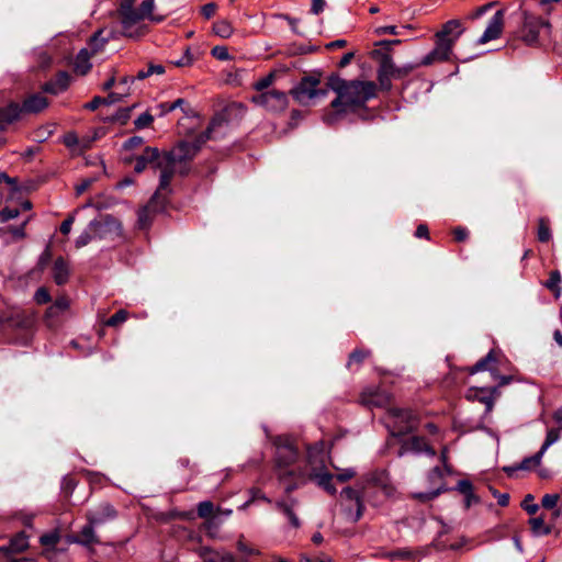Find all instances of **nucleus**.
Instances as JSON below:
<instances>
[{
  "label": "nucleus",
  "mask_w": 562,
  "mask_h": 562,
  "mask_svg": "<svg viewBox=\"0 0 562 562\" xmlns=\"http://www.w3.org/2000/svg\"><path fill=\"white\" fill-rule=\"evenodd\" d=\"M70 76L67 72L61 71L57 74L55 79L46 82L43 86V90L47 93L58 94L68 88Z\"/></svg>",
  "instance_id": "nucleus-19"
},
{
  "label": "nucleus",
  "mask_w": 562,
  "mask_h": 562,
  "mask_svg": "<svg viewBox=\"0 0 562 562\" xmlns=\"http://www.w3.org/2000/svg\"><path fill=\"white\" fill-rule=\"evenodd\" d=\"M251 101L272 113L284 111L289 103L286 94L279 90L258 93L251 98Z\"/></svg>",
  "instance_id": "nucleus-11"
},
{
  "label": "nucleus",
  "mask_w": 562,
  "mask_h": 562,
  "mask_svg": "<svg viewBox=\"0 0 562 562\" xmlns=\"http://www.w3.org/2000/svg\"><path fill=\"white\" fill-rule=\"evenodd\" d=\"M550 29L551 25L547 20L525 12L520 30V38L527 45H536L543 35H548L550 33Z\"/></svg>",
  "instance_id": "nucleus-8"
},
{
  "label": "nucleus",
  "mask_w": 562,
  "mask_h": 562,
  "mask_svg": "<svg viewBox=\"0 0 562 562\" xmlns=\"http://www.w3.org/2000/svg\"><path fill=\"white\" fill-rule=\"evenodd\" d=\"M94 239L97 238L93 234V231H90L88 225L87 228L76 239V247L81 248Z\"/></svg>",
  "instance_id": "nucleus-42"
},
{
  "label": "nucleus",
  "mask_w": 562,
  "mask_h": 562,
  "mask_svg": "<svg viewBox=\"0 0 562 562\" xmlns=\"http://www.w3.org/2000/svg\"><path fill=\"white\" fill-rule=\"evenodd\" d=\"M136 0H122L120 5V14L124 12H130V10L134 9V3Z\"/></svg>",
  "instance_id": "nucleus-64"
},
{
  "label": "nucleus",
  "mask_w": 562,
  "mask_h": 562,
  "mask_svg": "<svg viewBox=\"0 0 562 562\" xmlns=\"http://www.w3.org/2000/svg\"><path fill=\"white\" fill-rule=\"evenodd\" d=\"M542 457H543V454L538 451L535 456L525 458L518 465L507 467V468H504V470L509 475L517 470H530L531 468L538 467L541 463Z\"/></svg>",
  "instance_id": "nucleus-27"
},
{
  "label": "nucleus",
  "mask_w": 562,
  "mask_h": 562,
  "mask_svg": "<svg viewBox=\"0 0 562 562\" xmlns=\"http://www.w3.org/2000/svg\"><path fill=\"white\" fill-rule=\"evenodd\" d=\"M227 124L226 114H216L204 133L193 139L178 142L171 150L159 154L155 147H146L144 153L136 157L134 170L139 173L148 165L160 170L159 187L157 190H170V181L176 173L187 175L190 170V162L196 156L206 140L217 138L222 133L218 131Z\"/></svg>",
  "instance_id": "nucleus-1"
},
{
  "label": "nucleus",
  "mask_w": 562,
  "mask_h": 562,
  "mask_svg": "<svg viewBox=\"0 0 562 562\" xmlns=\"http://www.w3.org/2000/svg\"><path fill=\"white\" fill-rule=\"evenodd\" d=\"M186 103H187L186 100L180 98L171 103H168V102L160 103L158 105V109L160 110L161 115L172 112L176 109H181L186 114H189L191 112V109H184L183 105Z\"/></svg>",
  "instance_id": "nucleus-36"
},
{
  "label": "nucleus",
  "mask_w": 562,
  "mask_h": 562,
  "mask_svg": "<svg viewBox=\"0 0 562 562\" xmlns=\"http://www.w3.org/2000/svg\"><path fill=\"white\" fill-rule=\"evenodd\" d=\"M529 525L532 533L536 536H547L552 531V526L546 524L542 516L531 518Z\"/></svg>",
  "instance_id": "nucleus-32"
},
{
  "label": "nucleus",
  "mask_w": 562,
  "mask_h": 562,
  "mask_svg": "<svg viewBox=\"0 0 562 562\" xmlns=\"http://www.w3.org/2000/svg\"><path fill=\"white\" fill-rule=\"evenodd\" d=\"M40 540L43 546H47V547L52 546L53 547L58 542L59 537L57 533H47V535H43Z\"/></svg>",
  "instance_id": "nucleus-57"
},
{
  "label": "nucleus",
  "mask_w": 562,
  "mask_h": 562,
  "mask_svg": "<svg viewBox=\"0 0 562 562\" xmlns=\"http://www.w3.org/2000/svg\"><path fill=\"white\" fill-rule=\"evenodd\" d=\"M213 32L222 38H228L233 35L234 29L229 21L220 20L213 24Z\"/></svg>",
  "instance_id": "nucleus-33"
},
{
  "label": "nucleus",
  "mask_w": 562,
  "mask_h": 562,
  "mask_svg": "<svg viewBox=\"0 0 562 562\" xmlns=\"http://www.w3.org/2000/svg\"><path fill=\"white\" fill-rule=\"evenodd\" d=\"M154 8H155V0H145L142 2L138 10L142 13L144 19H150L151 21H156V22L162 21V16L153 15Z\"/></svg>",
  "instance_id": "nucleus-37"
},
{
  "label": "nucleus",
  "mask_w": 562,
  "mask_h": 562,
  "mask_svg": "<svg viewBox=\"0 0 562 562\" xmlns=\"http://www.w3.org/2000/svg\"><path fill=\"white\" fill-rule=\"evenodd\" d=\"M34 300L38 304H45V303H48L50 301V295H49L48 291L45 288H40L35 292Z\"/></svg>",
  "instance_id": "nucleus-52"
},
{
  "label": "nucleus",
  "mask_w": 562,
  "mask_h": 562,
  "mask_svg": "<svg viewBox=\"0 0 562 562\" xmlns=\"http://www.w3.org/2000/svg\"><path fill=\"white\" fill-rule=\"evenodd\" d=\"M127 317L128 313L125 310H120L105 322V325L110 327H115L124 323L127 319Z\"/></svg>",
  "instance_id": "nucleus-43"
},
{
  "label": "nucleus",
  "mask_w": 562,
  "mask_h": 562,
  "mask_svg": "<svg viewBox=\"0 0 562 562\" xmlns=\"http://www.w3.org/2000/svg\"><path fill=\"white\" fill-rule=\"evenodd\" d=\"M376 33L379 35H383V34L398 35L400 34V32L397 31V27L394 26V25L380 26V27L376 29Z\"/></svg>",
  "instance_id": "nucleus-61"
},
{
  "label": "nucleus",
  "mask_w": 562,
  "mask_h": 562,
  "mask_svg": "<svg viewBox=\"0 0 562 562\" xmlns=\"http://www.w3.org/2000/svg\"><path fill=\"white\" fill-rule=\"evenodd\" d=\"M109 38L102 36V31H98L94 33V35L91 37L89 42V46L91 48L92 54H97L103 49L105 44L108 43Z\"/></svg>",
  "instance_id": "nucleus-38"
},
{
  "label": "nucleus",
  "mask_w": 562,
  "mask_h": 562,
  "mask_svg": "<svg viewBox=\"0 0 562 562\" xmlns=\"http://www.w3.org/2000/svg\"><path fill=\"white\" fill-rule=\"evenodd\" d=\"M212 56L218 60H227L229 58L228 50L225 46H215L212 49Z\"/></svg>",
  "instance_id": "nucleus-53"
},
{
  "label": "nucleus",
  "mask_w": 562,
  "mask_h": 562,
  "mask_svg": "<svg viewBox=\"0 0 562 562\" xmlns=\"http://www.w3.org/2000/svg\"><path fill=\"white\" fill-rule=\"evenodd\" d=\"M23 113L21 106L16 103H11L5 108L0 109V130L5 125L12 123L20 117Z\"/></svg>",
  "instance_id": "nucleus-22"
},
{
  "label": "nucleus",
  "mask_w": 562,
  "mask_h": 562,
  "mask_svg": "<svg viewBox=\"0 0 562 562\" xmlns=\"http://www.w3.org/2000/svg\"><path fill=\"white\" fill-rule=\"evenodd\" d=\"M64 144L68 147L74 149L76 146L79 145L80 139L75 133H68L64 136Z\"/></svg>",
  "instance_id": "nucleus-55"
},
{
  "label": "nucleus",
  "mask_w": 562,
  "mask_h": 562,
  "mask_svg": "<svg viewBox=\"0 0 562 562\" xmlns=\"http://www.w3.org/2000/svg\"><path fill=\"white\" fill-rule=\"evenodd\" d=\"M336 471L335 474H330L324 465L317 468L313 467L308 471V480L314 481L319 487L325 490L328 494L335 495L337 493V488L333 484V480H336L339 483H345L352 480L357 472L353 468H338L333 465Z\"/></svg>",
  "instance_id": "nucleus-6"
},
{
  "label": "nucleus",
  "mask_w": 562,
  "mask_h": 562,
  "mask_svg": "<svg viewBox=\"0 0 562 562\" xmlns=\"http://www.w3.org/2000/svg\"><path fill=\"white\" fill-rule=\"evenodd\" d=\"M74 542L88 547L89 549H91L90 547H92L93 544L99 543L100 541L94 533L93 525L89 522V525L85 526L76 536Z\"/></svg>",
  "instance_id": "nucleus-23"
},
{
  "label": "nucleus",
  "mask_w": 562,
  "mask_h": 562,
  "mask_svg": "<svg viewBox=\"0 0 562 562\" xmlns=\"http://www.w3.org/2000/svg\"><path fill=\"white\" fill-rule=\"evenodd\" d=\"M389 557L391 559L408 560V559H414L415 553L408 549H398V550H394V551L390 552Z\"/></svg>",
  "instance_id": "nucleus-48"
},
{
  "label": "nucleus",
  "mask_w": 562,
  "mask_h": 562,
  "mask_svg": "<svg viewBox=\"0 0 562 562\" xmlns=\"http://www.w3.org/2000/svg\"><path fill=\"white\" fill-rule=\"evenodd\" d=\"M69 307V300L66 296L58 297L46 311L47 318H55L67 311Z\"/></svg>",
  "instance_id": "nucleus-30"
},
{
  "label": "nucleus",
  "mask_w": 562,
  "mask_h": 562,
  "mask_svg": "<svg viewBox=\"0 0 562 562\" xmlns=\"http://www.w3.org/2000/svg\"><path fill=\"white\" fill-rule=\"evenodd\" d=\"M273 445L276 446L274 470L280 481H294L293 484L285 487V492L291 493L300 484H304L308 480V472L300 469H290L299 458L297 448L290 437L278 436L274 438Z\"/></svg>",
  "instance_id": "nucleus-3"
},
{
  "label": "nucleus",
  "mask_w": 562,
  "mask_h": 562,
  "mask_svg": "<svg viewBox=\"0 0 562 562\" xmlns=\"http://www.w3.org/2000/svg\"><path fill=\"white\" fill-rule=\"evenodd\" d=\"M201 558L203 562H217L220 559V552H214L209 548H203L201 550Z\"/></svg>",
  "instance_id": "nucleus-50"
},
{
  "label": "nucleus",
  "mask_w": 562,
  "mask_h": 562,
  "mask_svg": "<svg viewBox=\"0 0 562 562\" xmlns=\"http://www.w3.org/2000/svg\"><path fill=\"white\" fill-rule=\"evenodd\" d=\"M274 80V75L273 74H269L262 78H260L259 80H257L254 85V88L259 92H265V90L273 82Z\"/></svg>",
  "instance_id": "nucleus-47"
},
{
  "label": "nucleus",
  "mask_w": 562,
  "mask_h": 562,
  "mask_svg": "<svg viewBox=\"0 0 562 562\" xmlns=\"http://www.w3.org/2000/svg\"><path fill=\"white\" fill-rule=\"evenodd\" d=\"M48 105L47 99L40 94H32L27 97L21 106L23 113H37Z\"/></svg>",
  "instance_id": "nucleus-21"
},
{
  "label": "nucleus",
  "mask_w": 562,
  "mask_h": 562,
  "mask_svg": "<svg viewBox=\"0 0 562 562\" xmlns=\"http://www.w3.org/2000/svg\"><path fill=\"white\" fill-rule=\"evenodd\" d=\"M561 274L558 270L551 271L549 279L546 281L544 286L553 292L558 299L561 295Z\"/></svg>",
  "instance_id": "nucleus-34"
},
{
  "label": "nucleus",
  "mask_w": 562,
  "mask_h": 562,
  "mask_svg": "<svg viewBox=\"0 0 562 562\" xmlns=\"http://www.w3.org/2000/svg\"><path fill=\"white\" fill-rule=\"evenodd\" d=\"M19 210L13 207H4L0 211L1 222H8L19 216Z\"/></svg>",
  "instance_id": "nucleus-49"
},
{
  "label": "nucleus",
  "mask_w": 562,
  "mask_h": 562,
  "mask_svg": "<svg viewBox=\"0 0 562 562\" xmlns=\"http://www.w3.org/2000/svg\"><path fill=\"white\" fill-rule=\"evenodd\" d=\"M386 475L384 472L373 473L368 480V487L362 485L359 488L345 487L340 492V497L344 501L355 503L356 510L347 508V517L350 521H358L363 515V499L367 497L369 490H382L386 496H390L393 492L392 486L386 482Z\"/></svg>",
  "instance_id": "nucleus-4"
},
{
  "label": "nucleus",
  "mask_w": 562,
  "mask_h": 562,
  "mask_svg": "<svg viewBox=\"0 0 562 562\" xmlns=\"http://www.w3.org/2000/svg\"><path fill=\"white\" fill-rule=\"evenodd\" d=\"M407 452H414V453L425 452L430 456L436 454L435 450L422 437H412L402 443V447L398 451V456L402 457L404 453H407Z\"/></svg>",
  "instance_id": "nucleus-16"
},
{
  "label": "nucleus",
  "mask_w": 562,
  "mask_h": 562,
  "mask_svg": "<svg viewBox=\"0 0 562 562\" xmlns=\"http://www.w3.org/2000/svg\"><path fill=\"white\" fill-rule=\"evenodd\" d=\"M217 10V5L213 2L206 3L201 8V13L205 19L212 18Z\"/></svg>",
  "instance_id": "nucleus-58"
},
{
  "label": "nucleus",
  "mask_w": 562,
  "mask_h": 562,
  "mask_svg": "<svg viewBox=\"0 0 562 562\" xmlns=\"http://www.w3.org/2000/svg\"><path fill=\"white\" fill-rule=\"evenodd\" d=\"M69 267L63 258H57L53 267V278L58 285L65 284L68 281Z\"/></svg>",
  "instance_id": "nucleus-26"
},
{
  "label": "nucleus",
  "mask_w": 562,
  "mask_h": 562,
  "mask_svg": "<svg viewBox=\"0 0 562 562\" xmlns=\"http://www.w3.org/2000/svg\"><path fill=\"white\" fill-rule=\"evenodd\" d=\"M457 490L465 495V506L467 507H470L472 502L475 501L476 502V498L474 497L473 495V485L470 481L468 480H460L457 484Z\"/></svg>",
  "instance_id": "nucleus-35"
},
{
  "label": "nucleus",
  "mask_w": 562,
  "mask_h": 562,
  "mask_svg": "<svg viewBox=\"0 0 562 562\" xmlns=\"http://www.w3.org/2000/svg\"><path fill=\"white\" fill-rule=\"evenodd\" d=\"M89 229L93 231L97 239H114L121 236V223L111 215L100 216L89 223Z\"/></svg>",
  "instance_id": "nucleus-10"
},
{
  "label": "nucleus",
  "mask_w": 562,
  "mask_h": 562,
  "mask_svg": "<svg viewBox=\"0 0 562 562\" xmlns=\"http://www.w3.org/2000/svg\"><path fill=\"white\" fill-rule=\"evenodd\" d=\"M116 516L115 509L110 504H102L88 515L91 525H100L108 520L114 519Z\"/></svg>",
  "instance_id": "nucleus-17"
},
{
  "label": "nucleus",
  "mask_w": 562,
  "mask_h": 562,
  "mask_svg": "<svg viewBox=\"0 0 562 562\" xmlns=\"http://www.w3.org/2000/svg\"><path fill=\"white\" fill-rule=\"evenodd\" d=\"M391 401L390 394L379 387H369L361 394V403L369 407H383Z\"/></svg>",
  "instance_id": "nucleus-13"
},
{
  "label": "nucleus",
  "mask_w": 562,
  "mask_h": 562,
  "mask_svg": "<svg viewBox=\"0 0 562 562\" xmlns=\"http://www.w3.org/2000/svg\"><path fill=\"white\" fill-rule=\"evenodd\" d=\"M551 238V232L549 227V223L544 218L539 220V226H538V239L542 243L549 241Z\"/></svg>",
  "instance_id": "nucleus-41"
},
{
  "label": "nucleus",
  "mask_w": 562,
  "mask_h": 562,
  "mask_svg": "<svg viewBox=\"0 0 562 562\" xmlns=\"http://www.w3.org/2000/svg\"><path fill=\"white\" fill-rule=\"evenodd\" d=\"M560 438V434H559V430L557 429H550L548 432H547V437H546V440L541 447V449L539 450V452H541L542 454H544V452L547 451V449L553 445L554 442H557Z\"/></svg>",
  "instance_id": "nucleus-44"
},
{
  "label": "nucleus",
  "mask_w": 562,
  "mask_h": 562,
  "mask_svg": "<svg viewBox=\"0 0 562 562\" xmlns=\"http://www.w3.org/2000/svg\"><path fill=\"white\" fill-rule=\"evenodd\" d=\"M370 355L369 351H364V350H355L353 352L350 353L349 356V361H348V364L351 366V363L356 362V363H360L363 361L364 358H367L368 356Z\"/></svg>",
  "instance_id": "nucleus-51"
},
{
  "label": "nucleus",
  "mask_w": 562,
  "mask_h": 562,
  "mask_svg": "<svg viewBox=\"0 0 562 562\" xmlns=\"http://www.w3.org/2000/svg\"><path fill=\"white\" fill-rule=\"evenodd\" d=\"M541 505L546 509H551L552 517L559 518L562 516V499L559 494H546L541 499Z\"/></svg>",
  "instance_id": "nucleus-24"
},
{
  "label": "nucleus",
  "mask_w": 562,
  "mask_h": 562,
  "mask_svg": "<svg viewBox=\"0 0 562 562\" xmlns=\"http://www.w3.org/2000/svg\"><path fill=\"white\" fill-rule=\"evenodd\" d=\"M504 26V12L498 10L491 18L485 31L479 40L480 44H485L490 41L496 40L499 37Z\"/></svg>",
  "instance_id": "nucleus-14"
},
{
  "label": "nucleus",
  "mask_w": 562,
  "mask_h": 562,
  "mask_svg": "<svg viewBox=\"0 0 562 562\" xmlns=\"http://www.w3.org/2000/svg\"><path fill=\"white\" fill-rule=\"evenodd\" d=\"M75 217L70 215L68 218H66L61 225H60V232L65 235L69 234L71 231V226L74 224Z\"/></svg>",
  "instance_id": "nucleus-62"
},
{
  "label": "nucleus",
  "mask_w": 562,
  "mask_h": 562,
  "mask_svg": "<svg viewBox=\"0 0 562 562\" xmlns=\"http://www.w3.org/2000/svg\"><path fill=\"white\" fill-rule=\"evenodd\" d=\"M92 53H90L87 48H82L76 56L74 68L75 71L79 75H86L91 69V58Z\"/></svg>",
  "instance_id": "nucleus-25"
},
{
  "label": "nucleus",
  "mask_w": 562,
  "mask_h": 562,
  "mask_svg": "<svg viewBox=\"0 0 562 562\" xmlns=\"http://www.w3.org/2000/svg\"><path fill=\"white\" fill-rule=\"evenodd\" d=\"M394 72V66L391 60H384L379 70L378 79L382 88L390 89V78Z\"/></svg>",
  "instance_id": "nucleus-29"
},
{
  "label": "nucleus",
  "mask_w": 562,
  "mask_h": 562,
  "mask_svg": "<svg viewBox=\"0 0 562 562\" xmlns=\"http://www.w3.org/2000/svg\"><path fill=\"white\" fill-rule=\"evenodd\" d=\"M319 79L313 76H306L301 79L296 87L291 90V94L302 105H310L314 99L324 98L327 89L317 88Z\"/></svg>",
  "instance_id": "nucleus-9"
},
{
  "label": "nucleus",
  "mask_w": 562,
  "mask_h": 562,
  "mask_svg": "<svg viewBox=\"0 0 562 562\" xmlns=\"http://www.w3.org/2000/svg\"><path fill=\"white\" fill-rule=\"evenodd\" d=\"M456 240L463 241L468 237V231L463 227H457L453 229Z\"/></svg>",
  "instance_id": "nucleus-63"
},
{
  "label": "nucleus",
  "mask_w": 562,
  "mask_h": 562,
  "mask_svg": "<svg viewBox=\"0 0 562 562\" xmlns=\"http://www.w3.org/2000/svg\"><path fill=\"white\" fill-rule=\"evenodd\" d=\"M143 143H144L143 137H140V136H133V137L128 138V139L124 143L123 148H124L125 150H131V149H133V148H135V147H139V146H142V145H143Z\"/></svg>",
  "instance_id": "nucleus-54"
},
{
  "label": "nucleus",
  "mask_w": 562,
  "mask_h": 562,
  "mask_svg": "<svg viewBox=\"0 0 562 562\" xmlns=\"http://www.w3.org/2000/svg\"><path fill=\"white\" fill-rule=\"evenodd\" d=\"M495 361L493 351H490L484 358L479 360L473 367L469 369L470 374H475L479 371L490 370L488 364Z\"/></svg>",
  "instance_id": "nucleus-39"
},
{
  "label": "nucleus",
  "mask_w": 562,
  "mask_h": 562,
  "mask_svg": "<svg viewBox=\"0 0 562 562\" xmlns=\"http://www.w3.org/2000/svg\"><path fill=\"white\" fill-rule=\"evenodd\" d=\"M442 477H443L442 470L439 467H435L429 473V481L436 485V488L428 493H422L418 495V497L423 501H428V499H432V498L437 497L443 490V486L441 483Z\"/></svg>",
  "instance_id": "nucleus-20"
},
{
  "label": "nucleus",
  "mask_w": 562,
  "mask_h": 562,
  "mask_svg": "<svg viewBox=\"0 0 562 562\" xmlns=\"http://www.w3.org/2000/svg\"><path fill=\"white\" fill-rule=\"evenodd\" d=\"M385 424L392 436H403L416 427V418L411 411L391 407L385 415Z\"/></svg>",
  "instance_id": "nucleus-7"
},
{
  "label": "nucleus",
  "mask_w": 562,
  "mask_h": 562,
  "mask_svg": "<svg viewBox=\"0 0 562 562\" xmlns=\"http://www.w3.org/2000/svg\"><path fill=\"white\" fill-rule=\"evenodd\" d=\"M165 72V67L161 65H148L146 69H142L137 72L136 79L143 80L148 78L149 76L157 74L162 75Z\"/></svg>",
  "instance_id": "nucleus-40"
},
{
  "label": "nucleus",
  "mask_w": 562,
  "mask_h": 562,
  "mask_svg": "<svg viewBox=\"0 0 562 562\" xmlns=\"http://www.w3.org/2000/svg\"><path fill=\"white\" fill-rule=\"evenodd\" d=\"M295 504H296V501L295 499H291V503L277 502L276 505L289 518L290 524L294 528H299L300 527V520H299L297 516L293 512V507H294Z\"/></svg>",
  "instance_id": "nucleus-31"
},
{
  "label": "nucleus",
  "mask_w": 562,
  "mask_h": 562,
  "mask_svg": "<svg viewBox=\"0 0 562 562\" xmlns=\"http://www.w3.org/2000/svg\"><path fill=\"white\" fill-rule=\"evenodd\" d=\"M326 86L337 93L331 102V106L337 112H353L364 106L376 92V86L372 81H346L337 76H330Z\"/></svg>",
  "instance_id": "nucleus-2"
},
{
  "label": "nucleus",
  "mask_w": 562,
  "mask_h": 562,
  "mask_svg": "<svg viewBox=\"0 0 562 562\" xmlns=\"http://www.w3.org/2000/svg\"><path fill=\"white\" fill-rule=\"evenodd\" d=\"M121 23L123 27L124 35L128 37H136L142 34L140 30H134V26L142 20H144L142 13L138 9H132L130 12H124L120 14Z\"/></svg>",
  "instance_id": "nucleus-15"
},
{
  "label": "nucleus",
  "mask_w": 562,
  "mask_h": 562,
  "mask_svg": "<svg viewBox=\"0 0 562 562\" xmlns=\"http://www.w3.org/2000/svg\"><path fill=\"white\" fill-rule=\"evenodd\" d=\"M532 499H533V497L529 494L525 497V499L522 502V507L530 515H535L539 509V506L537 504L528 503L529 501H532Z\"/></svg>",
  "instance_id": "nucleus-56"
},
{
  "label": "nucleus",
  "mask_w": 562,
  "mask_h": 562,
  "mask_svg": "<svg viewBox=\"0 0 562 562\" xmlns=\"http://www.w3.org/2000/svg\"><path fill=\"white\" fill-rule=\"evenodd\" d=\"M463 32L464 27L459 20H450L446 22L442 29L436 34L435 48L423 58L422 64L427 66L434 61L448 60L454 44Z\"/></svg>",
  "instance_id": "nucleus-5"
},
{
  "label": "nucleus",
  "mask_w": 562,
  "mask_h": 562,
  "mask_svg": "<svg viewBox=\"0 0 562 562\" xmlns=\"http://www.w3.org/2000/svg\"><path fill=\"white\" fill-rule=\"evenodd\" d=\"M214 512L213 503L210 501H204L199 503L198 505V515L201 518L210 517Z\"/></svg>",
  "instance_id": "nucleus-46"
},
{
  "label": "nucleus",
  "mask_w": 562,
  "mask_h": 562,
  "mask_svg": "<svg viewBox=\"0 0 562 562\" xmlns=\"http://www.w3.org/2000/svg\"><path fill=\"white\" fill-rule=\"evenodd\" d=\"M108 101V99H103L101 97H94L89 103H87L85 106L88 110L94 111L97 110L101 104H104Z\"/></svg>",
  "instance_id": "nucleus-59"
},
{
  "label": "nucleus",
  "mask_w": 562,
  "mask_h": 562,
  "mask_svg": "<svg viewBox=\"0 0 562 562\" xmlns=\"http://www.w3.org/2000/svg\"><path fill=\"white\" fill-rule=\"evenodd\" d=\"M154 121V116L149 112H144L135 121L134 125L137 130L148 127Z\"/></svg>",
  "instance_id": "nucleus-45"
},
{
  "label": "nucleus",
  "mask_w": 562,
  "mask_h": 562,
  "mask_svg": "<svg viewBox=\"0 0 562 562\" xmlns=\"http://www.w3.org/2000/svg\"><path fill=\"white\" fill-rule=\"evenodd\" d=\"M170 190H157L153 195L149 203L138 212V223L142 228H145L150 223V214L164 207L166 195Z\"/></svg>",
  "instance_id": "nucleus-12"
},
{
  "label": "nucleus",
  "mask_w": 562,
  "mask_h": 562,
  "mask_svg": "<svg viewBox=\"0 0 562 562\" xmlns=\"http://www.w3.org/2000/svg\"><path fill=\"white\" fill-rule=\"evenodd\" d=\"M496 392V387L493 389H474L470 390L469 398H475L479 402L485 405V413L490 414L494 406V396L493 394Z\"/></svg>",
  "instance_id": "nucleus-18"
},
{
  "label": "nucleus",
  "mask_w": 562,
  "mask_h": 562,
  "mask_svg": "<svg viewBox=\"0 0 562 562\" xmlns=\"http://www.w3.org/2000/svg\"><path fill=\"white\" fill-rule=\"evenodd\" d=\"M325 5H326L325 0H312V8H311V11H312L314 14H319L321 12H323V11H324Z\"/></svg>",
  "instance_id": "nucleus-60"
},
{
  "label": "nucleus",
  "mask_w": 562,
  "mask_h": 562,
  "mask_svg": "<svg viewBox=\"0 0 562 562\" xmlns=\"http://www.w3.org/2000/svg\"><path fill=\"white\" fill-rule=\"evenodd\" d=\"M29 548L27 536L24 532L18 533L13 537L7 548H2L1 550L11 553H20Z\"/></svg>",
  "instance_id": "nucleus-28"
}]
</instances>
